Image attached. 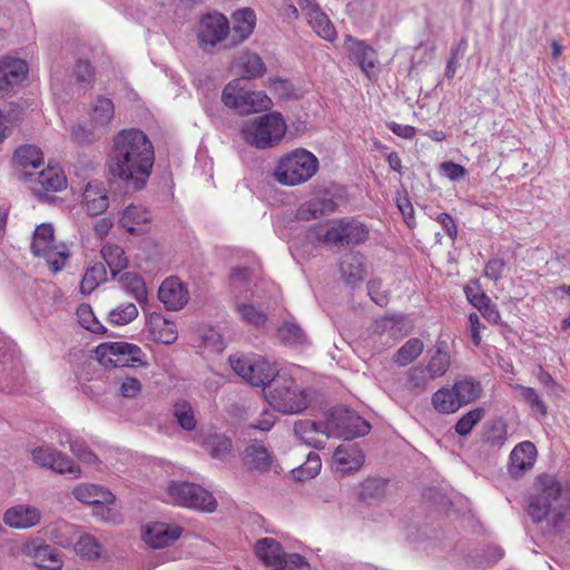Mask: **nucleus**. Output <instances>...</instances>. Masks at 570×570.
<instances>
[{
  "label": "nucleus",
  "instance_id": "f257e3e1",
  "mask_svg": "<svg viewBox=\"0 0 570 570\" xmlns=\"http://www.w3.org/2000/svg\"><path fill=\"white\" fill-rule=\"evenodd\" d=\"M154 163V146L144 131L124 129L114 137L109 170L127 187L142 189L150 177Z\"/></svg>",
  "mask_w": 570,
  "mask_h": 570
},
{
  "label": "nucleus",
  "instance_id": "f03ea898",
  "mask_svg": "<svg viewBox=\"0 0 570 570\" xmlns=\"http://www.w3.org/2000/svg\"><path fill=\"white\" fill-rule=\"evenodd\" d=\"M539 493L531 498L528 513L534 522H541L550 514L552 507L570 508V487L563 485L556 476L543 474L537 478Z\"/></svg>",
  "mask_w": 570,
  "mask_h": 570
},
{
  "label": "nucleus",
  "instance_id": "7ed1b4c3",
  "mask_svg": "<svg viewBox=\"0 0 570 570\" xmlns=\"http://www.w3.org/2000/svg\"><path fill=\"white\" fill-rule=\"evenodd\" d=\"M287 125L283 115L272 111L246 121L242 127V137L257 149L277 146L285 137Z\"/></svg>",
  "mask_w": 570,
  "mask_h": 570
},
{
  "label": "nucleus",
  "instance_id": "20e7f679",
  "mask_svg": "<svg viewBox=\"0 0 570 570\" xmlns=\"http://www.w3.org/2000/svg\"><path fill=\"white\" fill-rule=\"evenodd\" d=\"M263 391L269 405L283 414H297L308 407L305 389L288 374L281 373Z\"/></svg>",
  "mask_w": 570,
  "mask_h": 570
},
{
  "label": "nucleus",
  "instance_id": "39448f33",
  "mask_svg": "<svg viewBox=\"0 0 570 570\" xmlns=\"http://www.w3.org/2000/svg\"><path fill=\"white\" fill-rule=\"evenodd\" d=\"M318 167V159L313 153L296 148L279 158L274 178L284 186H296L314 177Z\"/></svg>",
  "mask_w": 570,
  "mask_h": 570
},
{
  "label": "nucleus",
  "instance_id": "423d86ee",
  "mask_svg": "<svg viewBox=\"0 0 570 570\" xmlns=\"http://www.w3.org/2000/svg\"><path fill=\"white\" fill-rule=\"evenodd\" d=\"M222 101L240 115L262 112L272 106V100L265 92L247 90L242 79H234L225 86Z\"/></svg>",
  "mask_w": 570,
  "mask_h": 570
},
{
  "label": "nucleus",
  "instance_id": "0eeeda50",
  "mask_svg": "<svg viewBox=\"0 0 570 570\" xmlns=\"http://www.w3.org/2000/svg\"><path fill=\"white\" fill-rule=\"evenodd\" d=\"M31 252L37 257H42L50 269L60 272L69 257L68 248L62 243H57L53 226L42 223L33 232Z\"/></svg>",
  "mask_w": 570,
  "mask_h": 570
},
{
  "label": "nucleus",
  "instance_id": "6e6552de",
  "mask_svg": "<svg viewBox=\"0 0 570 570\" xmlns=\"http://www.w3.org/2000/svg\"><path fill=\"white\" fill-rule=\"evenodd\" d=\"M95 353L104 366L135 367L145 364L141 348L127 342L101 343L96 347Z\"/></svg>",
  "mask_w": 570,
  "mask_h": 570
},
{
  "label": "nucleus",
  "instance_id": "1a4fd4ad",
  "mask_svg": "<svg viewBox=\"0 0 570 570\" xmlns=\"http://www.w3.org/2000/svg\"><path fill=\"white\" fill-rule=\"evenodd\" d=\"M171 503L212 512L216 509V500L210 492L203 487L183 481H173L167 490Z\"/></svg>",
  "mask_w": 570,
  "mask_h": 570
},
{
  "label": "nucleus",
  "instance_id": "9d476101",
  "mask_svg": "<svg viewBox=\"0 0 570 570\" xmlns=\"http://www.w3.org/2000/svg\"><path fill=\"white\" fill-rule=\"evenodd\" d=\"M229 363L233 371L250 385L264 389L281 374L274 364L261 357L252 360L244 356H230Z\"/></svg>",
  "mask_w": 570,
  "mask_h": 570
},
{
  "label": "nucleus",
  "instance_id": "9b49d317",
  "mask_svg": "<svg viewBox=\"0 0 570 570\" xmlns=\"http://www.w3.org/2000/svg\"><path fill=\"white\" fill-rule=\"evenodd\" d=\"M326 421L331 436L345 440L364 436L371 430V425L366 420L354 411L344 407L332 410Z\"/></svg>",
  "mask_w": 570,
  "mask_h": 570
},
{
  "label": "nucleus",
  "instance_id": "f8f14e48",
  "mask_svg": "<svg viewBox=\"0 0 570 570\" xmlns=\"http://www.w3.org/2000/svg\"><path fill=\"white\" fill-rule=\"evenodd\" d=\"M229 31V22L224 14L216 11L204 14L197 27L199 47L212 52L218 43L226 39Z\"/></svg>",
  "mask_w": 570,
  "mask_h": 570
},
{
  "label": "nucleus",
  "instance_id": "ddd939ff",
  "mask_svg": "<svg viewBox=\"0 0 570 570\" xmlns=\"http://www.w3.org/2000/svg\"><path fill=\"white\" fill-rule=\"evenodd\" d=\"M368 237L367 227L355 219H341L326 230L324 242L336 246L358 245Z\"/></svg>",
  "mask_w": 570,
  "mask_h": 570
},
{
  "label": "nucleus",
  "instance_id": "4468645a",
  "mask_svg": "<svg viewBox=\"0 0 570 570\" xmlns=\"http://www.w3.org/2000/svg\"><path fill=\"white\" fill-rule=\"evenodd\" d=\"M344 50L348 58L355 61L363 73L368 78L375 77V68L377 67L379 59L376 51L364 41L346 35L344 38Z\"/></svg>",
  "mask_w": 570,
  "mask_h": 570
},
{
  "label": "nucleus",
  "instance_id": "2eb2a0df",
  "mask_svg": "<svg viewBox=\"0 0 570 570\" xmlns=\"http://www.w3.org/2000/svg\"><path fill=\"white\" fill-rule=\"evenodd\" d=\"M294 434L302 443L317 450L324 449L331 438L327 421L322 423L312 420H298L294 423Z\"/></svg>",
  "mask_w": 570,
  "mask_h": 570
},
{
  "label": "nucleus",
  "instance_id": "dca6fc26",
  "mask_svg": "<svg viewBox=\"0 0 570 570\" xmlns=\"http://www.w3.org/2000/svg\"><path fill=\"white\" fill-rule=\"evenodd\" d=\"M35 462L43 468L51 469L58 473H71L78 475L80 470L72 460L51 446H39L32 451Z\"/></svg>",
  "mask_w": 570,
  "mask_h": 570
},
{
  "label": "nucleus",
  "instance_id": "f3484780",
  "mask_svg": "<svg viewBox=\"0 0 570 570\" xmlns=\"http://www.w3.org/2000/svg\"><path fill=\"white\" fill-rule=\"evenodd\" d=\"M41 512L35 505L17 504L6 510L3 522L11 529L24 530L40 523Z\"/></svg>",
  "mask_w": 570,
  "mask_h": 570
},
{
  "label": "nucleus",
  "instance_id": "a211bd4d",
  "mask_svg": "<svg viewBox=\"0 0 570 570\" xmlns=\"http://www.w3.org/2000/svg\"><path fill=\"white\" fill-rule=\"evenodd\" d=\"M158 298L167 309L178 311L187 304L188 291L179 278L171 276L161 283Z\"/></svg>",
  "mask_w": 570,
  "mask_h": 570
},
{
  "label": "nucleus",
  "instance_id": "6ab92c4d",
  "mask_svg": "<svg viewBox=\"0 0 570 570\" xmlns=\"http://www.w3.org/2000/svg\"><path fill=\"white\" fill-rule=\"evenodd\" d=\"M181 535V529L176 524L155 522L148 524L144 531L145 542L154 549L170 546Z\"/></svg>",
  "mask_w": 570,
  "mask_h": 570
},
{
  "label": "nucleus",
  "instance_id": "aec40b11",
  "mask_svg": "<svg viewBox=\"0 0 570 570\" xmlns=\"http://www.w3.org/2000/svg\"><path fill=\"white\" fill-rule=\"evenodd\" d=\"M30 183L33 193L40 196L45 193L62 190L67 186V178L58 165H48L36 179H30Z\"/></svg>",
  "mask_w": 570,
  "mask_h": 570
},
{
  "label": "nucleus",
  "instance_id": "412c9836",
  "mask_svg": "<svg viewBox=\"0 0 570 570\" xmlns=\"http://www.w3.org/2000/svg\"><path fill=\"white\" fill-rule=\"evenodd\" d=\"M255 554L269 570H284L282 562L286 553L282 544L274 538L259 539L255 544Z\"/></svg>",
  "mask_w": 570,
  "mask_h": 570
},
{
  "label": "nucleus",
  "instance_id": "4be33fe9",
  "mask_svg": "<svg viewBox=\"0 0 570 570\" xmlns=\"http://www.w3.org/2000/svg\"><path fill=\"white\" fill-rule=\"evenodd\" d=\"M537 449L530 441H524L514 446L510 454L509 471L514 478L523 475L535 462Z\"/></svg>",
  "mask_w": 570,
  "mask_h": 570
},
{
  "label": "nucleus",
  "instance_id": "5701e85b",
  "mask_svg": "<svg viewBox=\"0 0 570 570\" xmlns=\"http://www.w3.org/2000/svg\"><path fill=\"white\" fill-rule=\"evenodd\" d=\"M24 553L42 570H60L63 566L61 554L49 544L31 543L26 547Z\"/></svg>",
  "mask_w": 570,
  "mask_h": 570
},
{
  "label": "nucleus",
  "instance_id": "b1692460",
  "mask_svg": "<svg viewBox=\"0 0 570 570\" xmlns=\"http://www.w3.org/2000/svg\"><path fill=\"white\" fill-rule=\"evenodd\" d=\"M243 462L250 471L266 473L272 465V454L262 442L253 441L243 452Z\"/></svg>",
  "mask_w": 570,
  "mask_h": 570
},
{
  "label": "nucleus",
  "instance_id": "393cba45",
  "mask_svg": "<svg viewBox=\"0 0 570 570\" xmlns=\"http://www.w3.org/2000/svg\"><path fill=\"white\" fill-rule=\"evenodd\" d=\"M82 205L94 216L102 214L108 208L109 199L102 183L91 180L86 185L82 193Z\"/></svg>",
  "mask_w": 570,
  "mask_h": 570
},
{
  "label": "nucleus",
  "instance_id": "a878e982",
  "mask_svg": "<svg viewBox=\"0 0 570 570\" xmlns=\"http://www.w3.org/2000/svg\"><path fill=\"white\" fill-rule=\"evenodd\" d=\"M233 68L242 76L243 81L262 77L266 71L262 58L250 51L239 53L234 60Z\"/></svg>",
  "mask_w": 570,
  "mask_h": 570
},
{
  "label": "nucleus",
  "instance_id": "bb28decb",
  "mask_svg": "<svg viewBox=\"0 0 570 570\" xmlns=\"http://www.w3.org/2000/svg\"><path fill=\"white\" fill-rule=\"evenodd\" d=\"M336 470L343 473L358 470L364 463V455L355 444H342L336 448L334 455Z\"/></svg>",
  "mask_w": 570,
  "mask_h": 570
},
{
  "label": "nucleus",
  "instance_id": "cd10ccee",
  "mask_svg": "<svg viewBox=\"0 0 570 570\" xmlns=\"http://www.w3.org/2000/svg\"><path fill=\"white\" fill-rule=\"evenodd\" d=\"M147 327L154 340L163 344H171L177 340L175 323L168 321L161 314H150L147 318Z\"/></svg>",
  "mask_w": 570,
  "mask_h": 570
},
{
  "label": "nucleus",
  "instance_id": "c85d7f7f",
  "mask_svg": "<svg viewBox=\"0 0 570 570\" xmlns=\"http://www.w3.org/2000/svg\"><path fill=\"white\" fill-rule=\"evenodd\" d=\"M450 365L451 356L448 343L443 340H438L426 365L429 379L434 380L443 376L448 372Z\"/></svg>",
  "mask_w": 570,
  "mask_h": 570
},
{
  "label": "nucleus",
  "instance_id": "c756f323",
  "mask_svg": "<svg viewBox=\"0 0 570 570\" xmlns=\"http://www.w3.org/2000/svg\"><path fill=\"white\" fill-rule=\"evenodd\" d=\"M45 534L56 544L62 548H69L78 537V527L65 520H58L48 524Z\"/></svg>",
  "mask_w": 570,
  "mask_h": 570
},
{
  "label": "nucleus",
  "instance_id": "7c9ffc66",
  "mask_svg": "<svg viewBox=\"0 0 570 570\" xmlns=\"http://www.w3.org/2000/svg\"><path fill=\"white\" fill-rule=\"evenodd\" d=\"M75 498L86 504L112 503L115 495L102 487L96 484H79L72 490Z\"/></svg>",
  "mask_w": 570,
  "mask_h": 570
},
{
  "label": "nucleus",
  "instance_id": "2f4dec72",
  "mask_svg": "<svg viewBox=\"0 0 570 570\" xmlns=\"http://www.w3.org/2000/svg\"><path fill=\"white\" fill-rule=\"evenodd\" d=\"M150 216L144 206H128L120 217V225L132 235H139L146 232V225Z\"/></svg>",
  "mask_w": 570,
  "mask_h": 570
},
{
  "label": "nucleus",
  "instance_id": "473e14b6",
  "mask_svg": "<svg viewBox=\"0 0 570 570\" xmlns=\"http://www.w3.org/2000/svg\"><path fill=\"white\" fill-rule=\"evenodd\" d=\"M28 73V67L24 60L12 57H4L0 60V79L6 86L20 83Z\"/></svg>",
  "mask_w": 570,
  "mask_h": 570
},
{
  "label": "nucleus",
  "instance_id": "72a5a7b5",
  "mask_svg": "<svg viewBox=\"0 0 570 570\" xmlns=\"http://www.w3.org/2000/svg\"><path fill=\"white\" fill-rule=\"evenodd\" d=\"M340 269L346 284L355 285L362 282L366 274L364 257L358 253H347L342 258Z\"/></svg>",
  "mask_w": 570,
  "mask_h": 570
},
{
  "label": "nucleus",
  "instance_id": "f704fd0d",
  "mask_svg": "<svg viewBox=\"0 0 570 570\" xmlns=\"http://www.w3.org/2000/svg\"><path fill=\"white\" fill-rule=\"evenodd\" d=\"M308 23L322 39L333 42L336 39V30L328 17L320 9L318 4L306 9Z\"/></svg>",
  "mask_w": 570,
  "mask_h": 570
},
{
  "label": "nucleus",
  "instance_id": "c9c22d12",
  "mask_svg": "<svg viewBox=\"0 0 570 570\" xmlns=\"http://www.w3.org/2000/svg\"><path fill=\"white\" fill-rule=\"evenodd\" d=\"M336 203L332 198H315L302 204L297 209V218L302 220L317 219L335 212Z\"/></svg>",
  "mask_w": 570,
  "mask_h": 570
},
{
  "label": "nucleus",
  "instance_id": "e433bc0d",
  "mask_svg": "<svg viewBox=\"0 0 570 570\" xmlns=\"http://www.w3.org/2000/svg\"><path fill=\"white\" fill-rule=\"evenodd\" d=\"M89 116L95 128L107 127L115 116L112 100L107 97H98L90 108Z\"/></svg>",
  "mask_w": 570,
  "mask_h": 570
},
{
  "label": "nucleus",
  "instance_id": "4c0bfd02",
  "mask_svg": "<svg viewBox=\"0 0 570 570\" xmlns=\"http://www.w3.org/2000/svg\"><path fill=\"white\" fill-rule=\"evenodd\" d=\"M232 18L234 22L232 30L238 37L237 42H242L249 38L256 24V14L254 10L250 8L238 9L233 13Z\"/></svg>",
  "mask_w": 570,
  "mask_h": 570
},
{
  "label": "nucleus",
  "instance_id": "58836bf2",
  "mask_svg": "<svg viewBox=\"0 0 570 570\" xmlns=\"http://www.w3.org/2000/svg\"><path fill=\"white\" fill-rule=\"evenodd\" d=\"M16 165L23 170L38 168L43 161V155L39 147L24 145L19 147L13 157Z\"/></svg>",
  "mask_w": 570,
  "mask_h": 570
},
{
  "label": "nucleus",
  "instance_id": "ea45409f",
  "mask_svg": "<svg viewBox=\"0 0 570 570\" xmlns=\"http://www.w3.org/2000/svg\"><path fill=\"white\" fill-rule=\"evenodd\" d=\"M101 255L108 265L111 276L115 278L124 268L127 267L128 259L124 249L115 244H106L101 248Z\"/></svg>",
  "mask_w": 570,
  "mask_h": 570
},
{
  "label": "nucleus",
  "instance_id": "a19ab883",
  "mask_svg": "<svg viewBox=\"0 0 570 570\" xmlns=\"http://www.w3.org/2000/svg\"><path fill=\"white\" fill-rule=\"evenodd\" d=\"M235 311L239 318L248 325L261 327L267 322V315L257 306L235 299Z\"/></svg>",
  "mask_w": 570,
  "mask_h": 570
},
{
  "label": "nucleus",
  "instance_id": "79ce46f5",
  "mask_svg": "<svg viewBox=\"0 0 570 570\" xmlns=\"http://www.w3.org/2000/svg\"><path fill=\"white\" fill-rule=\"evenodd\" d=\"M460 406L466 405L475 401L482 392L481 384L472 379H465L458 381L452 386Z\"/></svg>",
  "mask_w": 570,
  "mask_h": 570
},
{
  "label": "nucleus",
  "instance_id": "37998d69",
  "mask_svg": "<svg viewBox=\"0 0 570 570\" xmlns=\"http://www.w3.org/2000/svg\"><path fill=\"white\" fill-rule=\"evenodd\" d=\"M203 445L209 454L219 460L226 459L232 453V440L226 435L214 433L205 438Z\"/></svg>",
  "mask_w": 570,
  "mask_h": 570
},
{
  "label": "nucleus",
  "instance_id": "c03bdc74",
  "mask_svg": "<svg viewBox=\"0 0 570 570\" xmlns=\"http://www.w3.org/2000/svg\"><path fill=\"white\" fill-rule=\"evenodd\" d=\"M423 350V342L420 338L412 337L397 350L393 360L399 366H406L415 361Z\"/></svg>",
  "mask_w": 570,
  "mask_h": 570
},
{
  "label": "nucleus",
  "instance_id": "a18cd8bd",
  "mask_svg": "<svg viewBox=\"0 0 570 570\" xmlns=\"http://www.w3.org/2000/svg\"><path fill=\"white\" fill-rule=\"evenodd\" d=\"M119 283L122 287L134 296V298L140 304L147 302V288L144 279L136 273H124L119 277Z\"/></svg>",
  "mask_w": 570,
  "mask_h": 570
},
{
  "label": "nucleus",
  "instance_id": "49530a36",
  "mask_svg": "<svg viewBox=\"0 0 570 570\" xmlns=\"http://www.w3.org/2000/svg\"><path fill=\"white\" fill-rule=\"evenodd\" d=\"M107 281V271L101 263H96L87 268L80 283L82 294L92 293L100 284Z\"/></svg>",
  "mask_w": 570,
  "mask_h": 570
},
{
  "label": "nucleus",
  "instance_id": "de8ad7c7",
  "mask_svg": "<svg viewBox=\"0 0 570 570\" xmlns=\"http://www.w3.org/2000/svg\"><path fill=\"white\" fill-rule=\"evenodd\" d=\"M455 397L456 395L453 389L442 387L433 394L432 403L438 412L450 414L461 407L460 402L455 400Z\"/></svg>",
  "mask_w": 570,
  "mask_h": 570
},
{
  "label": "nucleus",
  "instance_id": "09e8293b",
  "mask_svg": "<svg viewBox=\"0 0 570 570\" xmlns=\"http://www.w3.org/2000/svg\"><path fill=\"white\" fill-rule=\"evenodd\" d=\"M279 340L287 345H303L307 342V337L302 327L292 321L284 322L278 328Z\"/></svg>",
  "mask_w": 570,
  "mask_h": 570
},
{
  "label": "nucleus",
  "instance_id": "8fccbe9b",
  "mask_svg": "<svg viewBox=\"0 0 570 570\" xmlns=\"http://www.w3.org/2000/svg\"><path fill=\"white\" fill-rule=\"evenodd\" d=\"M75 552L83 559L96 560L101 554V546L94 537L85 534L76 541Z\"/></svg>",
  "mask_w": 570,
  "mask_h": 570
},
{
  "label": "nucleus",
  "instance_id": "3c124183",
  "mask_svg": "<svg viewBox=\"0 0 570 570\" xmlns=\"http://www.w3.org/2000/svg\"><path fill=\"white\" fill-rule=\"evenodd\" d=\"M137 316V306L134 303H126L112 308L108 314V320L111 324L121 326L129 324Z\"/></svg>",
  "mask_w": 570,
  "mask_h": 570
},
{
  "label": "nucleus",
  "instance_id": "603ef678",
  "mask_svg": "<svg viewBox=\"0 0 570 570\" xmlns=\"http://www.w3.org/2000/svg\"><path fill=\"white\" fill-rule=\"evenodd\" d=\"M483 407H475L465 413L455 424V432L461 436H466L471 433L472 429L484 416Z\"/></svg>",
  "mask_w": 570,
  "mask_h": 570
},
{
  "label": "nucleus",
  "instance_id": "864d4df0",
  "mask_svg": "<svg viewBox=\"0 0 570 570\" xmlns=\"http://www.w3.org/2000/svg\"><path fill=\"white\" fill-rule=\"evenodd\" d=\"M77 316L79 324L83 328L97 334L106 332L105 326L97 320L91 307L88 304H81L77 308Z\"/></svg>",
  "mask_w": 570,
  "mask_h": 570
},
{
  "label": "nucleus",
  "instance_id": "5fc2aeb1",
  "mask_svg": "<svg viewBox=\"0 0 570 570\" xmlns=\"http://www.w3.org/2000/svg\"><path fill=\"white\" fill-rule=\"evenodd\" d=\"M174 416L184 430L191 431L196 428V419L189 403L177 402L174 405Z\"/></svg>",
  "mask_w": 570,
  "mask_h": 570
},
{
  "label": "nucleus",
  "instance_id": "6e6d98bb",
  "mask_svg": "<svg viewBox=\"0 0 570 570\" xmlns=\"http://www.w3.org/2000/svg\"><path fill=\"white\" fill-rule=\"evenodd\" d=\"M429 380L426 368L415 366L406 373L405 387L414 393H420L425 389Z\"/></svg>",
  "mask_w": 570,
  "mask_h": 570
},
{
  "label": "nucleus",
  "instance_id": "4d7b16f0",
  "mask_svg": "<svg viewBox=\"0 0 570 570\" xmlns=\"http://www.w3.org/2000/svg\"><path fill=\"white\" fill-rule=\"evenodd\" d=\"M514 389L519 391L522 401L528 403L532 410H535L541 415L547 414V406L534 389L521 384H517Z\"/></svg>",
  "mask_w": 570,
  "mask_h": 570
},
{
  "label": "nucleus",
  "instance_id": "13d9d810",
  "mask_svg": "<svg viewBox=\"0 0 570 570\" xmlns=\"http://www.w3.org/2000/svg\"><path fill=\"white\" fill-rule=\"evenodd\" d=\"M249 271L247 268L233 269L229 277V285L235 295V299L238 298V294L249 289Z\"/></svg>",
  "mask_w": 570,
  "mask_h": 570
},
{
  "label": "nucleus",
  "instance_id": "bf43d9fd",
  "mask_svg": "<svg viewBox=\"0 0 570 570\" xmlns=\"http://www.w3.org/2000/svg\"><path fill=\"white\" fill-rule=\"evenodd\" d=\"M405 317L403 315H387L377 323V328L387 332L390 336L396 337L404 335Z\"/></svg>",
  "mask_w": 570,
  "mask_h": 570
},
{
  "label": "nucleus",
  "instance_id": "052dcab7",
  "mask_svg": "<svg viewBox=\"0 0 570 570\" xmlns=\"http://www.w3.org/2000/svg\"><path fill=\"white\" fill-rule=\"evenodd\" d=\"M322 468L321 458L318 454L311 452L307 455L306 462L296 471V478L311 479L318 474Z\"/></svg>",
  "mask_w": 570,
  "mask_h": 570
},
{
  "label": "nucleus",
  "instance_id": "680f3d73",
  "mask_svg": "<svg viewBox=\"0 0 570 570\" xmlns=\"http://www.w3.org/2000/svg\"><path fill=\"white\" fill-rule=\"evenodd\" d=\"M487 442L491 445L500 446L507 439V430L502 422L492 423L484 433Z\"/></svg>",
  "mask_w": 570,
  "mask_h": 570
},
{
  "label": "nucleus",
  "instance_id": "e2e57ef3",
  "mask_svg": "<svg viewBox=\"0 0 570 570\" xmlns=\"http://www.w3.org/2000/svg\"><path fill=\"white\" fill-rule=\"evenodd\" d=\"M109 503H99L94 508V515L105 522L119 523L121 517L119 512L109 507Z\"/></svg>",
  "mask_w": 570,
  "mask_h": 570
},
{
  "label": "nucleus",
  "instance_id": "0e129e2a",
  "mask_svg": "<svg viewBox=\"0 0 570 570\" xmlns=\"http://www.w3.org/2000/svg\"><path fill=\"white\" fill-rule=\"evenodd\" d=\"M464 293L468 301L479 311L492 302L491 298L485 293L479 291V288L466 286Z\"/></svg>",
  "mask_w": 570,
  "mask_h": 570
},
{
  "label": "nucleus",
  "instance_id": "69168bd1",
  "mask_svg": "<svg viewBox=\"0 0 570 570\" xmlns=\"http://www.w3.org/2000/svg\"><path fill=\"white\" fill-rule=\"evenodd\" d=\"M141 392V383L136 377H126L119 386V394L126 399H132Z\"/></svg>",
  "mask_w": 570,
  "mask_h": 570
},
{
  "label": "nucleus",
  "instance_id": "338daca9",
  "mask_svg": "<svg viewBox=\"0 0 570 570\" xmlns=\"http://www.w3.org/2000/svg\"><path fill=\"white\" fill-rule=\"evenodd\" d=\"M282 563L284 570H311L308 561L298 553L286 554Z\"/></svg>",
  "mask_w": 570,
  "mask_h": 570
},
{
  "label": "nucleus",
  "instance_id": "774afa93",
  "mask_svg": "<svg viewBox=\"0 0 570 570\" xmlns=\"http://www.w3.org/2000/svg\"><path fill=\"white\" fill-rule=\"evenodd\" d=\"M381 287V281L374 279L370 281L367 284L368 295L372 301L379 306H385L389 303V296Z\"/></svg>",
  "mask_w": 570,
  "mask_h": 570
}]
</instances>
